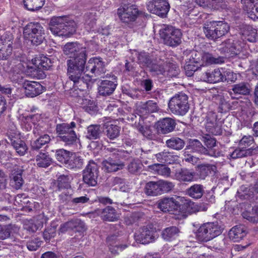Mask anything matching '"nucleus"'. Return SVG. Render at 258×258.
Here are the masks:
<instances>
[{
    "mask_svg": "<svg viewBox=\"0 0 258 258\" xmlns=\"http://www.w3.org/2000/svg\"><path fill=\"white\" fill-rule=\"evenodd\" d=\"M14 147L16 152L20 156L24 155L28 148L25 142L20 139L13 141L10 143Z\"/></svg>",
    "mask_w": 258,
    "mask_h": 258,
    "instance_id": "nucleus-49",
    "label": "nucleus"
},
{
    "mask_svg": "<svg viewBox=\"0 0 258 258\" xmlns=\"http://www.w3.org/2000/svg\"><path fill=\"white\" fill-rule=\"evenodd\" d=\"M84 163L83 159L80 156H75L69 159L68 163V167L70 169H80Z\"/></svg>",
    "mask_w": 258,
    "mask_h": 258,
    "instance_id": "nucleus-53",
    "label": "nucleus"
},
{
    "mask_svg": "<svg viewBox=\"0 0 258 258\" xmlns=\"http://www.w3.org/2000/svg\"><path fill=\"white\" fill-rule=\"evenodd\" d=\"M154 166L156 167V171L159 175L168 177L170 175L171 170L170 168L165 165L156 164Z\"/></svg>",
    "mask_w": 258,
    "mask_h": 258,
    "instance_id": "nucleus-61",
    "label": "nucleus"
},
{
    "mask_svg": "<svg viewBox=\"0 0 258 258\" xmlns=\"http://www.w3.org/2000/svg\"><path fill=\"white\" fill-rule=\"evenodd\" d=\"M25 7L30 11H38L43 6L45 0H24Z\"/></svg>",
    "mask_w": 258,
    "mask_h": 258,
    "instance_id": "nucleus-44",
    "label": "nucleus"
},
{
    "mask_svg": "<svg viewBox=\"0 0 258 258\" xmlns=\"http://www.w3.org/2000/svg\"><path fill=\"white\" fill-rule=\"evenodd\" d=\"M140 11L135 5H124L117 9V15L120 20L124 23L130 24L137 19Z\"/></svg>",
    "mask_w": 258,
    "mask_h": 258,
    "instance_id": "nucleus-10",
    "label": "nucleus"
},
{
    "mask_svg": "<svg viewBox=\"0 0 258 258\" xmlns=\"http://www.w3.org/2000/svg\"><path fill=\"white\" fill-rule=\"evenodd\" d=\"M160 35L164 44L170 46H177L181 42V32L171 26H164L160 30Z\"/></svg>",
    "mask_w": 258,
    "mask_h": 258,
    "instance_id": "nucleus-9",
    "label": "nucleus"
},
{
    "mask_svg": "<svg viewBox=\"0 0 258 258\" xmlns=\"http://www.w3.org/2000/svg\"><path fill=\"white\" fill-rule=\"evenodd\" d=\"M103 127L100 124H91L87 128L86 138L90 140H97L103 134Z\"/></svg>",
    "mask_w": 258,
    "mask_h": 258,
    "instance_id": "nucleus-32",
    "label": "nucleus"
},
{
    "mask_svg": "<svg viewBox=\"0 0 258 258\" xmlns=\"http://www.w3.org/2000/svg\"><path fill=\"white\" fill-rule=\"evenodd\" d=\"M151 72L157 75L163 74L166 71L171 73V75L175 76L178 74V69L175 64L164 62L160 58L154 59L149 68Z\"/></svg>",
    "mask_w": 258,
    "mask_h": 258,
    "instance_id": "nucleus-13",
    "label": "nucleus"
},
{
    "mask_svg": "<svg viewBox=\"0 0 258 258\" xmlns=\"http://www.w3.org/2000/svg\"><path fill=\"white\" fill-rule=\"evenodd\" d=\"M202 57V53L199 52L197 51H191L189 54V58L187 59H189V62L192 63H196L199 66H201V58Z\"/></svg>",
    "mask_w": 258,
    "mask_h": 258,
    "instance_id": "nucleus-60",
    "label": "nucleus"
},
{
    "mask_svg": "<svg viewBox=\"0 0 258 258\" xmlns=\"http://www.w3.org/2000/svg\"><path fill=\"white\" fill-rule=\"evenodd\" d=\"M168 107L173 114L184 115L188 111V97L184 93L176 94L169 101Z\"/></svg>",
    "mask_w": 258,
    "mask_h": 258,
    "instance_id": "nucleus-8",
    "label": "nucleus"
},
{
    "mask_svg": "<svg viewBox=\"0 0 258 258\" xmlns=\"http://www.w3.org/2000/svg\"><path fill=\"white\" fill-rule=\"evenodd\" d=\"M106 71L105 63L103 61L102 58L94 57L88 60L85 72L90 73L95 77L102 78L103 77Z\"/></svg>",
    "mask_w": 258,
    "mask_h": 258,
    "instance_id": "nucleus-14",
    "label": "nucleus"
},
{
    "mask_svg": "<svg viewBox=\"0 0 258 258\" xmlns=\"http://www.w3.org/2000/svg\"><path fill=\"white\" fill-rule=\"evenodd\" d=\"M36 161L39 167L46 168L50 165L51 159L46 154L40 153L36 156Z\"/></svg>",
    "mask_w": 258,
    "mask_h": 258,
    "instance_id": "nucleus-48",
    "label": "nucleus"
},
{
    "mask_svg": "<svg viewBox=\"0 0 258 258\" xmlns=\"http://www.w3.org/2000/svg\"><path fill=\"white\" fill-rule=\"evenodd\" d=\"M243 9L252 20L258 19V0H241Z\"/></svg>",
    "mask_w": 258,
    "mask_h": 258,
    "instance_id": "nucleus-24",
    "label": "nucleus"
},
{
    "mask_svg": "<svg viewBox=\"0 0 258 258\" xmlns=\"http://www.w3.org/2000/svg\"><path fill=\"white\" fill-rule=\"evenodd\" d=\"M142 166L143 165L140 161L134 159L127 165V169L130 173L135 174L140 172Z\"/></svg>",
    "mask_w": 258,
    "mask_h": 258,
    "instance_id": "nucleus-56",
    "label": "nucleus"
},
{
    "mask_svg": "<svg viewBox=\"0 0 258 258\" xmlns=\"http://www.w3.org/2000/svg\"><path fill=\"white\" fill-rule=\"evenodd\" d=\"M99 176V166L93 160L89 161L83 171V180L89 186H95L97 184Z\"/></svg>",
    "mask_w": 258,
    "mask_h": 258,
    "instance_id": "nucleus-11",
    "label": "nucleus"
},
{
    "mask_svg": "<svg viewBox=\"0 0 258 258\" xmlns=\"http://www.w3.org/2000/svg\"><path fill=\"white\" fill-rule=\"evenodd\" d=\"M37 218L41 220L40 223L36 224H34L32 221H30L28 224L26 225L25 228L30 232H34L36 231L38 228L42 225L44 220V216L43 214H40L38 216Z\"/></svg>",
    "mask_w": 258,
    "mask_h": 258,
    "instance_id": "nucleus-57",
    "label": "nucleus"
},
{
    "mask_svg": "<svg viewBox=\"0 0 258 258\" xmlns=\"http://www.w3.org/2000/svg\"><path fill=\"white\" fill-rule=\"evenodd\" d=\"M159 107L156 102L149 100L142 103L138 107V113L140 117H146L151 113L157 112Z\"/></svg>",
    "mask_w": 258,
    "mask_h": 258,
    "instance_id": "nucleus-22",
    "label": "nucleus"
},
{
    "mask_svg": "<svg viewBox=\"0 0 258 258\" xmlns=\"http://www.w3.org/2000/svg\"><path fill=\"white\" fill-rule=\"evenodd\" d=\"M179 206L178 201L173 197L164 198L159 201L158 208L163 212H172L177 214V210Z\"/></svg>",
    "mask_w": 258,
    "mask_h": 258,
    "instance_id": "nucleus-18",
    "label": "nucleus"
},
{
    "mask_svg": "<svg viewBox=\"0 0 258 258\" xmlns=\"http://www.w3.org/2000/svg\"><path fill=\"white\" fill-rule=\"evenodd\" d=\"M154 59L148 53L145 52L139 53L138 56V63L143 67L148 68H149Z\"/></svg>",
    "mask_w": 258,
    "mask_h": 258,
    "instance_id": "nucleus-50",
    "label": "nucleus"
},
{
    "mask_svg": "<svg viewBox=\"0 0 258 258\" xmlns=\"http://www.w3.org/2000/svg\"><path fill=\"white\" fill-rule=\"evenodd\" d=\"M71 155L72 154L71 152L61 149L56 151L55 156L58 161L67 164Z\"/></svg>",
    "mask_w": 258,
    "mask_h": 258,
    "instance_id": "nucleus-47",
    "label": "nucleus"
},
{
    "mask_svg": "<svg viewBox=\"0 0 258 258\" xmlns=\"http://www.w3.org/2000/svg\"><path fill=\"white\" fill-rule=\"evenodd\" d=\"M178 205L179 207L178 208L177 214L183 216L187 213L191 212L194 203L189 199L182 198L181 203L178 202Z\"/></svg>",
    "mask_w": 258,
    "mask_h": 258,
    "instance_id": "nucleus-43",
    "label": "nucleus"
},
{
    "mask_svg": "<svg viewBox=\"0 0 258 258\" xmlns=\"http://www.w3.org/2000/svg\"><path fill=\"white\" fill-rule=\"evenodd\" d=\"M86 47L78 42H69L63 47L64 53L73 59H68L67 74L70 80L78 89V84H85L83 80L82 75L85 70L87 54L86 53Z\"/></svg>",
    "mask_w": 258,
    "mask_h": 258,
    "instance_id": "nucleus-1",
    "label": "nucleus"
},
{
    "mask_svg": "<svg viewBox=\"0 0 258 258\" xmlns=\"http://www.w3.org/2000/svg\"><path fill=\"white\" fill-rule=\"evenodd\" d=\"M158 181H149L145 186V193L149 196L155 197L161 195Z\"/></svg>",
    "mask_w": 258,
    "mask_h": 258,
    "instance_id": "nucleus-40",
    "label": "nucleus"
},
{
    "mask_svg": "<svg viewBox=\"0 0 258 258\" xmlns=\"http://www.w3.org/2000/svg\"><path fill=\"white\" fill-rule=\"evenodd\" d=\"M233 73L232 72L225 71L224 69H215L203 73L200 79L209 83H217L220 82L233 81Z\"/></svg>",
    "mask_w": 258,
    "mask_h": 258,
    "instance_id": "nucleus-6",
    "label": "nucleus"
},
{
    "mask_svg": "<svg viewBox=\"0 0 258 258\" xmlns=\"http://www.w3.org/2000/svg\"><path fill=\"white\" fill-rule=\"evenodd\" d=\"M136 241L142 244H148L157 238L156 229L152 224H148L140 228L139 233L135 235Z\"/></svg>",
    "mask_w": 258,
    "mask_h": 258,
    "instance_id": "nucleus-15",
    "label": "nucleus"
},
{
    "mask_svg": "<svg viewBox=\"0 0 258 258\" xmlns=\"http://www.w3.org/2000/svg\"><path fill=\"white\" fill-rule=\"evenodd\" d=\"M70 230L81 233L84 232L86 228L85 224L82 221L77 219L71 220L61 225L59 228L61 232H65Z\"/></svg>",
    "mask_w": 258,
    "mask_h": 258,
    "instance_id": "nucleus-21",
    "label": "nucleus"
},
{
    "mask_svg": "<svg viewBox=\"0 0 258 258\" xmlns=\"http://www.w3.org/2000/svg\"><path fill=\"white\" fill-rule=\"evenodd\" d=\"M36 65L38 66L39 69L42 68L44 70H49L52 66V62L51 59L46 56H43L40 59L35 60Z\"/></svg>",
    "mask_w": 258,
    "mask_h": 258,
    "instance_id": "nucleus-54",
    "label": "nucleus"
},
{
    "mask_svg": "<svg viewBox=\"0 0 258 258\" xmlns=\"http://www.w3.org/2000/svg\"><path fill=\"white\" fill-rule=\"evenodd\" d=\"M50 141V137L47 134L40 136L37 139L31 142V149L33 150H38L42 146L48 144Z\"/></svg>",
    "mask_w": 258,
    "mask_h": 258,
    "instance_id": "nucleus-45",
    "label": "nucleus"
},
{
    "mask_svg": "<svg viewBox=\"0 0 258 258\" xmlns=\"http://www.w3.org/2000/svg\"><path fill=\"white\" fill-rule=\"evenodd\" d=\"M222 124L220 121H217L216 120L213 121L207 120L206 124V129L209 133L213 135L218 136L222 134Z\"/></svg>",
    "mask_w": 258,
    "mask_h": 258,
    "instance_id": "nucleus-38",
    "label": "nucleus"
},
{
    "mask_svg": "<svg viewBox=\"0 0 258 258\" xmlns=\"http://www.w3.org/2000/svg\"><path fill=\"white\" fill-rule=\"evenodd\" d=\"M23 33L33 45H40L45 40L44 30L41 25L37 22L28 23L25 27Z\"/></svg>",
    "mask_w": 258,
    "mask_h": 258,
    "instance_id": "nucleus-7",
    "label": "nucleus"
},
{
    "mask_svg": "<svg viewBox=\"0 0 258 258\" xmlns=\"http://www.w3.org/2000/svg\"><path fill=\"white\" fill-rule=\"evenodd\" d=\"M25 94L29 97H34L40 95L43 91V86L38 82L25 80L23 83Z\"/></svg>",
    "mask_w": 258,
    "mask_h": 258,
    "instance_id": "nucleus-19",
    "label": "nucleus"
},
{
    "mask_svg": "<svg viewBox=\"0 0 258 258\" xmlns=\"http://www.w3.org/2000/svg\"><path fill=\"white\" fill-rule=\"evenodd\" d=\"M217 103L219 104V111L223 113L228 111L231 107L229 103L221 95H217L215 97Z\"/></svg>",
    "mask_w": 258,
    "mask_h": 258,
    "instance_id": "nucleus-52",
    "label": "nucleus"
},
{
    "mask_svg": "<svg viewBox=\"0 0 258 258\" xmlns=\"http://www.w3.org/2000/svg\"><path fill=\"white\" fill-rule=\"evenodd\" d=\"M223 229L218 222L204 223L197 230L196 237L200 241L207 242L220 235Z\"/></svg>",
    "mask_w": 258,
    "mask_h": 258,
    "instance_id": "nucleus-5",
    "label": "nucleus"
},
{
    "mask_svg": "<svg viewBox=\"0 0 258 258\" xmlns=\"http://www.w3.org/2000/svg\"><path fill=\"white\" fill-rule=\"evenodd\" d=\"M19 228L14 224L2 225L0 224V239L4 240L10 237L11 234L17 233Z\"/></svg>",
    "mask_w": 258,
    "mask_h": 258,
    "instance_id": "nucleus-34",
    "label": "nucleus"
},
{
    "mask_svg": "<svg viewBox=\"0 0 258 258\" xmlns=\"http://www.w3.org/2000/svg\"><path fill=\"white\" fill-rule=\"evenodd\" d=\"M230 30L229 24L224 21H212L206 22L203 31L206 37L216 41L227 34Z\"/></svg>",
    "mask_w": 258,
    "mask_h": 258,
    "instance_id": "nucleus-4",
    "label": "nucleus"
},
{
    "mask_svg": "<svg viewBox=\"0 0 258 258\" xmlns=\"http://www.w3.org/2000/svg\"><path fill=\"white\" fill-rule=\"evenodd\" d=\"M58 186L60 188H68L70 187V178L68 175H61L58 178Z\"/></svg>",
    "mask_w": 258,
    "mask_h": 258,
    "instance_id": "nucleus-62",
    "label": "nucleus"
},
{
    "mask_svg": "<svg viewBox=\"0 0 258 258\" xmlns=\"http://www.w3.org/2000/svg\"><path fill=\"white\" fill-rule=\"evenodd\" d=\"M201 66L198 64H194V63L188 62L187 64H186L184 66V70L185 73L186 75L188 77L192 76L194 73L198 71V69Z\"/></svg>",
    "mask_w": 258,
    "mask_h": 258,
    "instance_id": "nucleus-64",
    "label": "nucleus"
},
{
    "mask_svg": "<svg viewBox=\"0 0 258 258\" xmlns=\"http://www.w3.org/2000/svg\"><path fill=\"white\" fill-rule=\"evenodd\" d=\"M243 39V42L247 40L250 42H254L256 41L257 30L250 25H244L242 27L240 32Z\"/></svg>",
    "mask_w": 258,
    "mask_h": 258,
    "instance_id": "nucleus-30",
    "label": "nucleus"
},
{
    "mask_svg": "<svg viewBox=\"0 0 258 258\" xmlns=\"http://www.w3.org/2000/svg\"><path fill=\"white\" fill-rule=\"evenodd\" d=\"M252 154V151L250 148L245 149L244 147H239L236 148L230 155L232 159L245 157Z\"/></svg>",
    "mask_w": 258,
    "mask_h": 258,
    "instance_id": "nucleus-46",
    "label": "nucleus"
},
{
    "mask_svg": "<svg viewBox=\"0 0 258 258\" xmlns=\"http://www.w3.org/2000/svg\"><path fill=\"white\" fill-rule=\"evenodd\" d=\"M183 140L177 137H172L167 140L165 142L166 146L171 149L179 151L182 150L185 146Z\"/></svg>",
    "mask_w": 258,
    "mask_h": 258,
    "instance_id": "nucleus-35",
    "label": "nucleus"
},
{
    "mask_svg": "<svg viewBox=\"0 0 258 258\" xmlns=\"http://www.w3.org/2000/svg\"><path fill=\"white\" fill-rule=\"evenodd\" d=\"M244 45V42L236 37H232L222 42L220 45L219 50L223 53L236 55L240 53Z\"/></svg>",
    "mask_w": 258,
    "mask_h": 258,
    "instance_id": "nucleus-12",
    "label": "nucleus"
},
{
    "mask_svg": "<svg viewBox=\"0 0 258 258\" xmlns=\"http://www.w3.org/2000/svg\"><path fill=\"white\" fill-rule=\"evenodd\" d=\"M13 43L10 40L3 42L0 48V59L7 60L12 54Z\"/></svg>",
    "mask_w": 258,
    "mask_h": 258,
    "instance_id": "nucleus-42",
    "label": "nucleus"
},
{
    "mask_svg": "<svg viewBox=\"0 0 258 258\" xmlns=\"http://www.w3.org/2000/svg\"><path fill=\"white\" fill-rule=\"evenodd\" d=\"M196 170L199 178L204 180L210 174L216 173L217 168L215 165L206 163L198 164Z\"/></svg>",
    "mask_w": 258,
    "mask_h": 258,
    "instance_id": "nucleus-23",
    "label": "nucleus"
},
{
    "mask_svg": "<svg viewBox=\"0 0 258 258\" xmlns=\"http://www.w3.org/2000/svg\"><path fill=\"white\" fill-rule=\"evenodd\" d=\"M86 24L90 27V29L94 28L96 25V17L94 13H87L85 15Z\"/></svg>",
    "mask_w": 258,
    "mask_h": 258,
    "instance_id": "nucleus-63",
    "label": "nucleus"
},
{
    "mask_svg": "<svg viewBox=\"0 0 258 258\" xmlns=\"http://www.w3.org/2000/svg\"><path fill=\"white\" fill-rule=\"evenodd\" d=\"M158 161L167 164H172L177 160L178 156L165 150L156 155Z\"/></svg>",
    "mask_w": 258,
    "mask_h": 258,
    "instance_id": "nucleus-39",
    "label": "nucleus"
},
{
    "mask_svg": "<svg viewBox=\"0 0 258 258\" xmlns=\"http://www.w3.org/2000/svg\"><path fill=\"white\" fill-rule=\"evenodd\" d=\"M102 164L104 170L108 172H116L122 169L125 166L124 162L120 160V157L111 156L104 160Z\"/></svg>",
    "mask_w": 258,
    "mask_h": 258,
    "instance_id": "nucleus-20",
    "label": "nucleus"
},
{
    "mask_svg": "<svg viewBox=\"0 0 258 258\" xmlns=\"http://www.w3.org/2000/svg\"><path fill=\"white\" fill-rule=\"evenodd\" d=\"M179 230L176 226H170L164 229L161 234L162 237L166 241L175 239L179 235Z\"/></svg>",
    "mask_w": 258,
    "mask_h": 258,
    "instance_id": "nucleus-41",
    "label": "nucleus"
},
{
    "mask_svg": "<svg viewBox=\"0 0 258 258\" xmlns=\"http://www.w3.org/2000/svg\"><path fill=\"white\" fill-rule=\"evenodd\" d=\"M117 86L115 81L103 80L100 83L98 90L100 95L106 96L113 93Z\"/></svg>",
    "mask_w": 258,
    "mask_h": 258,
    "instance_id": "nucleus-25",
    "label": "nucleus"
},
{
    "mask_svg": "<svg viewBox=\"0 0 258 258\" xmlns=\"http://www.w3.org/2000/svg\"><path fill=\"white\" fill-rule=\"evenodd\" d=\"M158 181L161 195L170 192L175 186L174 183L168 180H159Z\"/></svg>",
    "mask_w": 258,
    "mask_h": 258,
    "instance_id": "nucleus-51",
    "label": "nucleus"
},
{
    "mask_svg": "<svg viewBox=\"0 0 258 258\" xmlns=\"http://www.w3.org/2000/svg\"><path fill=\"white\" fill-rule=\"evenodd\" d=\"M149 11L161 17H165L169 10L170 6L167 0H153L147 6Z\"/></svg>",
    "mask_w": 258,
    "mask_h": 258,
    "instance_id": "nucleus-16",
    "label": "nucleus"
},
{
    "mask_svg": "<svg viewBox=\"0 0 258 258\" xmlns=\"http://www.w3.org/2000/svg\"><path fill=\"white\" fill-rule=\"evenodd\" d=\"M76 127V123L74 121L56 125L55 130L58 140L65 146L74 147L80 142V138L75 131Z\"/></svg>",
    "mask_w": 258,
    "mask_h": 258,
    "instance_id": "nucleus-3",
    "label": "nucleus"
},
{
    "mask_svg": "<svg viewBox=\"0 0 258 258\" xmlns=\"http://www.w3.org/2000/svg\"><path fill=\"white\" fill-rule=\"evenodd\" d=\"M76 27L75 22L66 16L53 17L49 23L51 33L58 36H71L76 32Z\"/></svg>",
    "mask_w": 258,
    "mask_h": 258,
    "instance_id": "nucleus-2",
    "label": "nucleus"
},
{
    "mask_svg": "<svg viewBox=\"0 0 258 258\" xmlns=\"http://www.w3.org/2000/svg\"><path fill=\"white\" fill-rule=\"evenodd\" d=\"M246 235L245 228L242 225H237L233 227L229 232L230 238L234 242H239Z\"/></svg>",
    "mask_w": 258,
    "mask_h": 258,
    "instance_id": "nucleus-31",
    "label": "nucleus"
},
{
    "mask_svg": "<svg viewBox=\"0 0 258 258\" xmlns=\"http://www.w3.org/2000/svg\"><path fill=\"white\" fill-rule=\"evenodd\" d=\"M202 141L208 148V151L211 149L215 151H220L219 149L214 148L216 145V141L215 138L211 137L209 135H205L202 137Z\"/></svg>",
    "mask_w": 258,
    "mask_h": 258,
    "instance_id": "nucleus-58",
    "label": "nucleus"
},
{
    "mask_svg": "<svg viewBox=\"0 0 258 258\" xmlns=\"http://www.w3.org/2000/svg\"><path fill=\"white\" fill-rule=\"evenodd\" d=\"M103 132L110 140H114L119 136L120 127L110 122H107L103 124Z\"/></svg>",
    "mask_w": 258,
    "mask_h": 258,
    "instance_id": "nucleus-28",
    "label": "nucleus"
},
{
    "mask_svg": "<svg viewBox=\"0 0 258 258\" xmlns=\"http://www.w3.org/2000/svg\"><path fill=\"white\" fill-rule=\"evenodd\" d=\"M210 10H222L228 9V2L227 0H213L211 2Z\"/></svg>",
    "mask_w": 258,
    "mask_h": 258,
    "instance_id": "nucleus-55",
    "label": "nucleus"
},
{
    "mask_svg": "<svg viewBox=\"0 0 258 258\" xmlns=\"http://www.w3.org/2000/svg\"><path fill=\"white\" fill-rule=\"evenodd\" d=\"M204 192V186L200 184H195L186 190V195L195 199L202 198Z\"/></svg>",
    "mask_w": 258,
    "mask_h": 258,
    "instance_id": "nucleus-37",
    "label": "nucleus"
},
{
    "mask_svg": "<svg viewBox=\"0 0 258 258\" xmlns=\"http://www.w3.org/2000/svg\"><path fill=\"white\" fill-rule=\"evenodd\" d=\"M100 217L103 221L114 222L119 218V215L114 208L107 206L105 208L99 210Z\"/></svg>",
    "mask_w": 258,
    "mask_h": 258,
    "instance_id": "nucleus-29",
    "label": "nucleus"
},
{
    "mask_svg": "<svg viewBox=\"0 0 258 258\" xmlns=\"http://www.w3.org/2000/svg\"><path fill=\"white\" fill-rule=\"evenodd\" d=\"M252 213L244 212L242 214L243 217L252 223L258 222V207L255 209H252Z\"/></svg>",
    "mask_w": 258,
    "mask_h": 258,
    "instance_id": "nucleus-59",
    "label": "nucleus"
},
{
    "mask_svg": "<svg viewBox=\"0 0 258 258\" xmlns=\"http://www.w3.org/2000/svg\"><path fill=\"white\" fill-rule=\"evenodd\" d=\"M186 149L191 150L193 152L214 157H219L221 155V151H215L212 149L208 151V149L206 148L197 139H189Z\"/></svg>",
    "mask_w": 258,
    "mask_h": 258,
    "instance_id": "nucleus-17",
    "label": "nucleus"
},
{
    "mask_svg": "<svg viewBox=\"0 0 258 258\" xmlns=\"http://www.w3.org/2000/svg\"><path fill=\"white\" fill-rule=\"evenodd\" d=\"M196 173L187 168H180L176 170L174 178L180 182H191L195 180Z\"/></svg>",
    "mask_w": 258,
    "mask_h": 258,
    "instance_id": "nucleus-27",
    "label": "nucleus"
},
{
    "mask_svg": "<svg viewBox=\"0 0 258 258\" xmlns=\"http://www.w3.org/2000/svg\"><path fill=\"white\" fill-rule=\"evenodd\" d=\"M175 126L174 120L171 118H164L157 123V129L159 133L166 134L173 131Z\"/></svg>",
    "mask_w": 258,
    "mask_h": 258,
    "instance_id": "nucleus-26",
    "label": "nucleus"
},
{
    "mask_svg": "<svg viewBox=\"0 0 258 258\" xmlns=\"http://www.w3.org/2000/svg\"><path fill=\"white\" fill-rule=\"evenodd\" d=\"M232 91L236 95H247L250 92L249 85L245 82H241L232 86Z\"/></svg>",
    "mask_w": 258,
    "mask_h": 258,
    "instance_id": "nucleus-36",
    "label": "nucleus"
},
{
    "mask_svg": "<svg viewBox=\"0 0 258 258\" xmlns=\"http://www.w3.org/2000/svg\"><path fill=\"white\" fill-rule=\"evenodd\" d=\"M224 62L223 57H214L211 54L207 52H203L201 58V66L212 64H219Z\"/></svg>",
    "mask_w": 258,
    "mask_h": 258,
    "instance_id": "nucleus-33",
    "label": "nucleus"
}]
</instances>
